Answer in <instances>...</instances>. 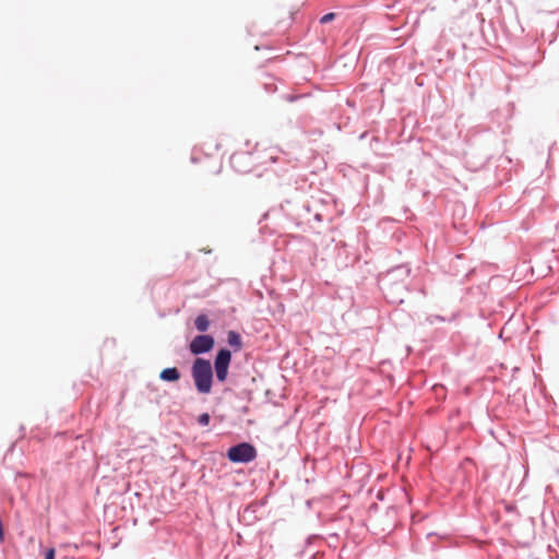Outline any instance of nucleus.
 Segmentation results:
<instances>
[{
    "mask_svg": "<svg viewBox=\"0 0 559 559\" xmlns=\"http://www.w3.org/2000/svg\"><path fill=\"white\" fill-rule=\"evenodd\" d=\"M409 272L407 266L399 265L380 277V286L391 302H403L406 289L404 282L409 276Z\"/></svg>",
    "mask_w": 559,
    "mask_h": 559,
    "instance_id": "obj_1",
    "label": "nucleus"
},
{
    "mask_svg": "<svg viewBox=\"0 0 559 559\" xmlns=\"http://www.w3.org/2000/svg\"><path fill=\"white\" fill-rule=\"evenodd\" d=\"M191 377L195 389L201 394H209L213 384V368L211 361L195 358L191 367Z\"/></svg>",
    "mask_w": 559,
    "mask_h": 559,
    "instance_id": "obj_2",
    "label": "nucleus"
},
{
    "mask_svg": "<svg viewBox=\"0 0 559 559\" xmlns=\"http://www.w3.org/2000/svg\"><path fill=\"white\" fill-rule=\"evenodd\" d=\"M255 456V448L247 442L230 447L227 452V457L234 463H249L253 461Z\"/></svg>",
    "mask_w": 559,
    "mask_h": 559,
    "instance_id": "obj_3",
    "label": "nucleus"
},
{
    "mask_svg": "<svg viewBox=\"0 0 559 559\" xmlns=\"http://www.w3.org/2000/svg\"><path fill=\"white\" fill-rule=\"evenodd\" d=\"M214 346V338L211 335L203 334L195 336L190 345L189 349L193 355L205 354L210 352Z\"/></svg>",
    "mask_w": 559,
    "mask_h": 559,
    "instance_id": "obj_4",
    "label": "nucleus"
},
{
    "mask_svg": "<svg viewBox=\"0 0 559 559\" xmlns=\"http://www.w3.org/2000/svg\"><path fill=\"white\" fill-rule=\"evenodd\" d=\"M231 360V353L227 348H222L218 350L215 360H214V368H229Z\"/></svg>",
    "mask_w": 559,
    "mask_h": 559,
    "instance_id": "obj_5",
    "label": "nucleus"
},
{
    "mask_svg": "<svg viewBox=\"0 0 559 559\" xmlns=\"http://www.w3.org/2000/svg\"><path fill=\"white\" fill-rule=\"evenodd\" d=\"M159 379L165 382H176L180 379V371L176 367L165 368L160 371Z\"/></svg>",
    "mask_w": 559,
    "mask_h": 559,
    "instance_id": "obj_6",
    "label": "nucleus"
},
{
    "mask_svg": "<svg viewBox=\"0 0 559 559\" xmlns=\"http://www.w3.org/2000/svg\"><path fill=\"white\" fill-rule=\"evenodd\" d=\"M228 344L237 352L241 348L242 342L239 333L235 331H229L227 334Z\"/></svg>",
    "mask_w": 559,
    "mask_h": 559,
    "instance_id": "obj_7",
    "label": "nucleus"
},
{
    "mask_svg": "<svg viewBox=\"0 0 559 559\" xmlns=\"http://www.w3.org/2000/svg\"><path fill=\"white\" fill-rule=\"evenodd\" d=\"M194 326L200 332L207 331L210 321L206 314H199L194 320Z\"/></svg>",
    "mask_w": 559,
    "mask_h": 559,
    "instance_id": "obj_8",
    "label": "nucleus"
},
{
    "mask_svg": "<svg viewBox=\"0 0 559 559\" xmlns=\"http://www.w3.org/2000/svg\"><path fill=\"white\" fill-rule=\"evenodd\" d=\"M215 369V376L217 381L224 382L228 374V369L226 368H214Z\"/></svg>",
    "mask_w": 559,
    "mask_h": 559,
    "instance_id": "obj_9",
    "label": "nucleus"
},
{
    "mask_svg": "<svg viewBox=\"0 0 559 559\" xmlns=\"http://www.w3.org/2000/svg\"><path fill=\"white\" fill-rule=\"evenodd\" d=\"M210 415L207 413H203L198 417V423L201 426H207L210 424Z\"/></svg>",
    "mask_w": 559,
    "mask_h": 559,
    "instance_id": "obj_10",
    "label": "nucleus"
},
{
    "mask_svg": "<svg viewBox=\"0 0 559 559\" xmlns=\"http://www.w3.org/2000/svg\"><path fill=\"white\" fill-rule=\"evenodd\" d=\"M334 17H335V14H334V13H328V14H324V15L320 19V23H321V24H326V23L331 22Z\"/></svg>",
    "mask_w": 559,
    "mask_h": 559,
    "instance_id": "obj_11",
    "label": "nucleus"
},
{
    "mask_svg": "<svg viewBox=\"0 0 559 559\" xmlns=\"http://www.w3.org/2000/svg\"><path fill=\"white\" fill-rule=\"evenodd\" d=\"M246 156L243 154H234L231 157H230V163L233 166H236L238 162H240L242 158H245Z\"/></svg>",
    "mask_w": 559,
    "mask_h": 559,
    "instance_id": "obj_12",
    "label": "nucleus"
},
{
    "mask_svg": "<svg viewBox=\"0 0 559 559\" xmlns=\"http://www.w3.org/2000/svg\"><path fill=\"white\" fill-rule=\"evenodd\" d=\"M45 559H55V549L50 548L46 555H45Z\"/></svg>",
    "mask_w": 559,
    "mask_h": 559,
    "instance_id": "obj_13",
    "label": "nucleus"
},
{
    "mask_svg": "<svg viewBox=\"0 0 559 559\" xmlns=\"http://www.w3.org/2000/svg\"><path fill=\"white\" fill-rule=\"evenodd\" d=\"M428 320L430 321V323H433V321H435V320H437V321H443V318H442V317H440V316H436V317H433V318H429Z\"/></svg>",
    "mask_w": 559,
    "mask_h": 559,
    "instance_id": "obj_14",
    "label": "nucleus"
}]
</instances>
